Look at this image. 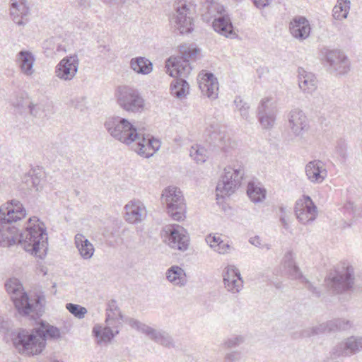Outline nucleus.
Segmentation results:
<instances>
[{
	"instance_id": "nucleus-1",
	"label": "nucleus",
	"mask_w": 362,
	"mask_h": 362,
	"mask_svg": "<svg viewBox=\"0 0 362 362\" xmlns=\"http://www.w3.org/2000/svg\"><path fill=\"white\" fill-rule=\"evenodd\" d=\"M104 126L115 139L128 146L136 142L134 151L144 158L152 156L160 146L159 140L141 133L126 118L119 116L109 117Z\"/></svg>"
},
{
	"instance_id": "nucleus-2",
	"label": "nucleus",
	"mask_w": 362,
	"mask_h": 362,
	"mask_svg": "<svg viewBox=\"0 0 362 362\" xmlns=\"http://www.w3.org/2000/svg\"><path fill=\"white\" fill-rule=\"evenodd\" d=\"M60 337L59 328L40 320L31 332L20 329L13 338V342L21 352L35 355L40 354L45 349L47 339H57Z\"/></svg>"
},
{
	"instance_id": "nucleus-3",
	"label": "nucleus",
	"mask_w": 362,
	"mask_h": 362,
	"mask_svg": "<svg viewBox=\"0 0 362 362\" xmlns=\"http://www.w3.org/2000/svg\"><path fill=\"white\" fill-rule=\"evenodd\" d=\"M25 215V208L18 200L12 199L0 206V246L10 247L19 243L20 233L11 223L21 220Z\"/></svg>"
},
{
	"instance_id": "nucleus-4",
	"label": "nucleus",
	"mask_w": 362,
	"mask_h": 362,
	"mask_svg": "<svg viewBox=\"0 0 362 362\" xmlns=\"http://www.w3.org/2000/svg\"><path fill=\"white\" fill-rule=\"evenodd\" d=\"M5 288L20 315L27 316L31 313H35L38 317L42 315L44 312L43 303L45 301L43 295L37 296L35 303H31L28 294L24 291L22 284L16 278L7 280Z\"/></svg>"
},
{
	"instance_id": "nucleus-5",
	"label": "nucleus",
	"mask_w": 362,
	"mask_h": 362,
	"mask_svg": "<svg viewBox=\"0 0 362 362\" xmlns=\"http://www.w3.org/2000/svg\"><path fill=\"white\" fill-rule=\"evenodd\" d=\"M202 17L207 23L214 19L212 26L218 34L230 39L238 37L230 18L226 13L223 6L217 0H205L202 6Z\"/></svg>"
},
{
	"instance_id": "nucleus-6",
	"label": "nucleus",
	"mask_w": 362,
	"mask_h": 362,
	"mask_svg": "<svg viewBox=\"0 0 362 362\" xmlns=\"http://www.w3.org/2000/svg\"><path fill=\"white\" fill-rule=\"evenodd\" d=\"M19 238V243L23 245L25 250L35 255H38L41 250L47 249L48 238L46 228L36 216L29 218V225L20 233Z\"/></svg>"
},
{
	"instance_id": "nucleus-7",
	"label": "nucleus",
	"mask_w": 362,
	"mask_h": 362,
	"mask_svg": "<svg viewBox=\"0 0 362 362\" xmlns=\"http://www.w3.org/2000/svg\"><path fill=\"white\" fill-rule=\"evenodd\" d=\"M180 55L169 57L165 62L166 73L170 76H187L192 70L189 60H195L199 49L193 45L179 46Z\"/></svg>"
},
{
	"instance_id": "nucleus-8",
	"label": "nucleus",
	"mask_w": 362,
	"mask_h": 362,
	"mask_svg": "<svg viewBox=\"0 0 362 362\" xmlns=\"http://www.w3.org/2000/svg\"><path fill=\"white\" fill-rule=\"evenodd\" d=\"M244 174L245 170L241 163H237L226 167L216 186L217 199L232 194L240 186Z\"/></svg>"
},
{
	"instance_id": "nucleus-9",
	"label": "nucleus",
	"mask_w": 362,
	"mask_h": 362,
	"mask_svg": "<svg viewBox=\"0 0 362 362\" xmlns=\"http://www.w3.org/2000/svg\"><path fill=\"white\" fill-rule=\"evenodd\" d=\"M192 5L186 0L175 2V13L170 16V23L181 35L191 33L194 30Z\"/></svg>"
},
{
	"instance_id": "nucleus-10",
	"label": "nucleus",
	"mask_w": 362,
	"mask_h": 362,
	"mask_svg": "<svg viewBox=\"0 0 362 362\" xmlns=\"http://www.w3.org/2000/svg\"><path fill=\"white\" fill-rule=\"evenodd\" d=\"M117 102L124 111L141 113L145 109V100L139 91L134 88L119 86L116 92Z\"/></svg>"
},
{
	"instance_id": "nucleus-11",
	"label": "nucleus",
	"mask_w": 362,
	"mask_h": 362,
	"mask_svg": "<svg viewBox=\"0 0 362 362\" xmlns=\"http://www.w3.org/2000/svg\"><path fill=\"white\" fill-rule=\"evenodd\" d=\"M162 201L166 204L168 214L175 221H180L185 218L186 206L179 188L174 186L166 187L162 193Z\"/></svg>"
},
{
	"instance_id": "nucleus-12",
	"label": "nucleus",
	"mask_w": 362,
	"mask_h": 362,
	"mask_svg": "<svg viewBox=\"0 0 362 362\" xmlns=\"http://www.w3.org/2000/svg\"><path fill=\"white\" fill-rule=\"evenodd\" d=\"M354 280V268L351 266L337 268L325 279L328 287L336 293H342L351 288Z\"/></svg>"
},
{
	"instance_id": "nucleus-13",
	"label": "nucleus",
	"mask_w": 362,
	"mask_h": 362,
	"mask_svg": "<svg viewBox=\"0 0 362 362\" xmlns=\"http://www.w3.org/2000/svg\"><path fill=\"white\" fill-rule=\"evenodd\" d=\"M205 139L209 146L220 148L225 152H228L230 148H233L235 145L217 124H211L206 128Z\"/></svg>"
},
{
	"instance_id": "nucleus-14",
	"label": "nucleus",
	"mask_w": 362,
	"mask_h": 362,
	"mask_svg": "<svg viewBox=\"0 0 362 362\" xmlns=\"http://www.w3.org/2000/svg\"><path fill=\"white\" fill-rule=\"evenodd\" d=\"M294 212L298 220L303 224L313 222L317 216V206L308 195H303L296 201Z\"/></svg>"
},
{
	"instance_id": "nucleus-15",
	"label": "nucleus",
	"mask_w": 362,
	"mask_h": 362,
	"mask_svg": "<svg viewBox=\"0 0 362 362\" xmlns=\"http://www.w3.org/2000/svg\"><path fill=\"white\" fill-rule=\"evenodd\" d=\"M276 105L270 98L261 100L257 107V117L264 129L273 127L276 120Z\"/></svg>"
},
{
	"instance_id": "nucleus-16",
	"label": "nucleus",
	"mask_w": 362,
	"mask_h": 362,
	"mask_svg": "<svg viewBox=\"0 0 362 362\" xmlns=\"http://www.w3.org/2000/svg\"><path fill=\"white\" fill-rule=\"evenodd\" d=\"M362 351V337L351 336L335 345L331 352L334 358L349 356Z\"/></svg>"
},
{
	"instance_id": "nucleus-17",
	"label": "nucleus",
	"mask_w": 362,
	"mask_h": 362,
	"mask_svg": "<svg viewBox=\"0 0 362 362\" xmlns=\"http://www.w3.org/2000/svg\"><path fill=\"white\" fill-rule=\"evenodd\" d=\"M224 288L232 294H237L243 288V280L240 272L234 265L227 266L223 272Z\"/></svg>"
},
{
	"instance_id": "nucleus-18",
	"label": "nucleus",
	"mask_w": 362,
	"mask_h": 362,
	"mask_svg": "<svg viewBox=\"0 0 362 362\" xmlns=\"http://www.w3.org/2000/svg\"><path fill=\"white\" fill-rule=\"evenodd\" d=\"M79 61L77 55L63 58L56 66L55 75L64 81H71L78 71Z\"/></svg>"
},
{
	"instance_id": "nucleus-19",
	"label": "nucleus",
	"mask_w": 362,
	"mask_h": 362,
	"mask_svg": "<svg viewBox=\"0 0 362 362\" xmlns=\"http://www.w3.org/2000/svg\"><path fill=\"white\" fill-rule=\"evenodd\" d=\"M168 244L172 248L185 251L189 246V237L184 228L173 225L168 228Z\"/></svg>"
},
{
	"instance_id": "nucleus-20",
	"label": "nucleus",
	"mask_w": 362,
	"mask_h": 362,
	"mask_svg": "<svg viewBox=\"0 0 362 362\" xmlns=\"http://www.w3.org/2000/svg\"><path fill=\"white\" fill-rule=\"evenodd\" d=\"M10 14L18 25H25L28 21L29 7L26 0H11Z\"/></svg>"
},
{
	"instance_id": "nucleus-21",
	"label": "nucleus",
	"mask_w": 362,
	"mask_h": 362,
	"mask_svg": "<svg viewBox=\"0 0 362 362\" xmlns=\"http://www.w3.org/2000/svg\"><path fill=\"white\" fill-rule=\"evenodd\" d=\"M308 179L313 183H321L327 175L325 164L319 160L309 162L305 166Z\"/></svg>"
},
{
	"instance_id": "nucleus-22",
	"label": "nucleus",
	"mask_w": 362,
	"mask_h": 362,
	"mask_svg": "<svg viewBox=\"0 0 362 362\" xmlns=\"http://www.w3.org/2000/svg\"><path fill=\"white\" fill-rule=\"evenodd\" d=\"M202 94L209 98L215 99L218 96V86L217 78L211 72H206L199 81Z\"/></svg>"
},
{
	"instance_id": "nucleus-23",
	"label": "nucleus",
	"mask_w": 362,
	"mask_h": 362,
	"mask_svg": "<svg viewBox=\"0 0 362 362\" xmlns=\"http://www.w3.org/2000/svg\"><path fill=\"white\" fill-rule=\"evenodd\" d=\"M310 30L309 21L303 16L294 18L290 23L291 35L300 40L307 39L310 35Z\"/></svg>"
},
{
	"instance_id": "nucleus-24",
	"label": "nucleus",
	"mask_w": 362,
	"mask_h": 362,
	"mask_svg": "<svg viewBox=\"0 0 362 362\" xmlns=\"http://www.w3.org/2000/svg\"><path fill=\"white\" fill-rule=\"evenodd\" d=\"M288 124L295 136H300L307 127L305 114L300 109L296 108L288 114Z\"/></svg>"
},
{
	"instance_id": "nucleus-25",
	"label": "nucleus",
	"mask_w": 362,
	"mask_h": 362,
	"mask_svg": "<svg viewBox=\"0 0 362 362\" xmlns=\"http://www.w3.org/2000/svg\"><path fill=\"white\" fill-rule=\"evenodd\" d=\"M126 220L130 223H136L141 221L146 215V209L140 202H130L125 206Z\"/></svg>"
},
{
	"instance_id": "nucleus-26",
	"label": "nucleus",
	"mask_w": 362,
	"mask_h": 362,
	"mask_svg": "<svg viewBox=\"0 0 362 362\" xmlns=\"http://www.w3.org/2000/svg\"><path fill=\"white\" fill-rule=\"evenodd\" d=\"M298 86L304 92L311 93L317 87V80L311 72H307L303 68L298 69Z\"/></svg>"
},
{
	"instance_id": "nucleus-27",
	"label": "nucleus",
	"mask_w": 362,
	"mask_h": 362,
	"mask_svg": "<svg viewBox=\"0 0 362 362\" xmlns=\"http://www.w3.org/2000/svg\"><path fill=\"white\" fill-rule=\"evenodd\" d=\"M44 177V172L39 168L30 169L23 178V182L30 189H35L39 191L42 189V182Z\"/></svg>"
},
{
	"instance_id": "nucleus-28",
	"label": "nucleus",
	"mask_w": 362,
	"mask_h": 362,
	"mask_svg": "<svg viewBox=\"0 0 362 362\" xmlns=\"http://www.w3.org/2000/svg\"><path fill=\"white\" fill-rule=\"evenodd\" d=\"M74 240L81 256L85 259L91 258L95 251L93 244L81 233H77Z\"/></svg>"
},
{
	"instance_id": "nucleus-29",
	"label": "nucleus",
	"mask_w": 362,
	"mask_h": 362,
	"mask_svg": "<svg viewBox=\"0 0 362 362\" xmlns=\"http://www.w3.org/2000/svg\"><path fill=\"white\" fill-rule=\"evenodd\" d=\"M175 78L171 83V93L175 97L182 99L189 93V86L185 79L187 76H173Z\"/></svg>"
},
{
	"instance_id": "nucleus-30",
	"label": "nucleus",
	"mask_w": 362,
	"mask_h": 362,
	"mask_svg": "<svg viewBox=\"0 0 362 362\" xmlns=\"http://www.w3.org/2000/svg\"><path fill=\"white\" fill-rule=\"evenodd\" d=\"M130 68L136 74L147 75L153 71V63L144 57H136L131 59Z\"/></svg>"
},
{
	"instance_id": "nucleus-31",
	"label": "nucleus",
	"mask_w": 362,
	"mask_h": 362,
	"mask_svg": "<svg viewBox=\"0 0 362 362\" xmlns=\"http://www.w3.org/2000/svg\"><path fill=\"white\" fill-rule=\"evenodd\" d=\"M147 336L153 341L167 348L174 347V341L172 337L165 331L151 328Z\"/></svg>"
},
{
	"instance_id": "nucleus-32",
	"label": "nucleus",
	"mask_w": 362,
	"mask_h": 362,
	"mask_svg": "<svg viewBox=\"0 0 362 362\" xmlns=\"http://www.w3.org/2000/svg\"><path fill=\"white\" fill-rule=\"evenodd\" d=\"M166 279L173 284L180 287L187 284L186 274L180 267L174 265L170 267L166 272Z\"/></svg>"
},
{
	"instance_id": "nucleus-33",
	"label": "nucleus",
	"mask_w": 362,
	"mask_h": 362,
	"mask_svg": "<svg viewBox=\"0 0 362 362\" xmlns=\"http://www.w3.org/2000/svg\"><path fill=\"white\" fill-rule=\"evenodd\" d=\"M321 52L324 56L325 61L332 69L337 64H339L340 60H343L346 57L342 52L337 49L331 50L328 48L324 47L322 49Z\"/></svg>"
},
{
	"instance_id": "nucleus-34",
	"label": "nucleus",
	"mask_w": 362,
	"mask_h": 362,
	"mask_svg": "<svg viewBox=\"0 0 362 362\" xmlns=\"http://www.w3.org/2000/svg\"><path fill=\"white\" fill-rule=\"evenodd\" d=\"M18 57L22 71L27 75H31L35 61L32 53L29 51H21Z\"/></svg>"
},
{
	"instance_id": "nucleus-35",
	"label": "nucleus",
	"mask_w": 362,
	"mask_h": 362,
	"mask_svg": "<svg viewBox=\"0 0 362 362\" xmlns=\"http://www.w3.org/2000/svg\"><path fill=\"white\" fill-rule=\"evenodd\" d=\"M119 332V329L114 331L110 327H102L100 325H95L93 328V334L97 338H100V341L110 342L115 335Z\"/></svg>"
},
{
	"instance_id": "nucleus-36",
	"label": "nucleus",
	"mask_w": 362,
	"mask_h": 362,
	"mask_svg": "<svg viewBox=\"0 0 362 362\" xmlns=\"http://www.w3.org/2000/svg\"><path fill=\"white\" fill-rule=\"evenodd\" d=\"M247 193L251 201L255 203L262 202L266 197V190L264 188L251 182L247 185Z\"/></svg>"
},
{
	"instance_id": "nucleus-37",
	"label": "nucleus",
	"mask_w": 362,
	"mask_h": 362,
	"mask_svg": "<svg viewBox=\"0 0 362 362\" xmlns=\"http://www.w3.org/2000/svg\"><path fill=\"white\" fill-rule=\"evenodd\" d=\"M122 321L128 324L132 329H134L146 336L151 328V327L133 317H124Z\"/></svg>"
},
{
	"instance_id": "nucleus-38",
	"label": "nucleus",
	"mask_w": 362,
	"mask_h": 362,
	"mask_svg": "<svg viewBox=\"0 0 362 362\" xmlns=\"http://www.w3.org/2000/svg\"><path fill=\"white\" fill-rule=\"evenodd\" d=\"M329 332L346 330L351 327L350 321L345 319H334L328 321Z\"/></svg>"
},
{
	"instance_id": "nucleus-39",
	"label": "nucleus",
	"mask_w": 362,
	"mask_h": 362,
	"mask_svg": "<svg viewBox=\"0 0 362 362\" xmlns=\"http://www.w3.org/2000/svg\"><path fill=\"white\" fill-rule=\"evenodd\" d=\"M349 4V0H338L337 4L333 9V16L337 18H339L340 16L343 18H346L348 15Z\"/></svg>"
},
{
	"instance_id": "nucleus-40",
	"label": "nucleus",
	"mask_w": 362,
	"mask_h": 362,
	"mask_svg": "<svg viewBox=\"0 0 362 362\" xmlns=\"http://www.w3.org/2000/svg\"><path fill=\"white\" fill-rule=\"evenodd\" d=\"M189 155L197 163H204L208 158L206 150L200 146H192Z\"/></svg>"
},
{
	"instance_id": "nucleus-41",
	"label": "nucleus",
	"mask_w": 362,
	"mask_h": 362,
	"mask_svg": "<svg viewBox=\"0 0 362 362\" xmlns=\"http://www.w3.org/2000/svg\"><path fill=\"white\" fill-rule=\"evenodd\" d=\"M287 272L289 276L293 279H300L303 282L305 280V277L303 276L302 272H300L299 267L296 264V263L292 260L289 259L286 262Z\"/></svg>"
},
{
	"instance_id": "nucleus-42",
	"label": "nucleus",
	"mask_w": 362,
	"mask_h": 362,
	"mask_svg": "<svg viewBox=\"0 0 362 362\" xmlns=\"http://www.w3.org/2000/svg\"><path fill=\"white\" fill-rule=\"evenodd\" d=\"M66 308L70 313L78 319H83L87 313V309L85 307L71 303H67Z\"/></svg>"
},
{
	"instance_id": "nucleus-43",
	"label": "nucleus",
	"mask_w": 362,
	"mask_h": 362,
	"mask_svg": "<svg viewBox=\"0 0 362 362\" xmlns=\"http://www.w3.org/2000/svg\"><path fill=\"white\" fill-rule=\"evenodd\" d=\"M234 104L238 108L243 118L247 119L249 117V108L250 106L245 102H244L240 97H236L234 100Z\"/></svg>"
},
{
	"instance_id": "nucleus-44",
	"label": "nucleus",
	"mask_w": 362,
	"mask_h": 362,
	"mask_svg": "<svg viewBox=\"0 0 362 362\" xmlns=\"http://www.w3.org/2000/svg\"><path fill=\"white\" fill-rule=\"evenodd\" d=\"M108 313H111L112 315L118 316L120 320H123L124 316L120 311L119 307L117 306V301L115 300H110L107 305L106 308V315Z\"/></svg>"
},
{
	"instance_id": "nucleus-45",
	"label": "nucleus",
	"mask_w": 362,
	"mask_h": 362,
	"mask_svg": "<svg viewBox=\"0 0 362 362\" xmlns=\"http://www.w3.org/2000/svg\"><path fill=\"white\" fill-rule=\"evenodd\" d=\"M333 70L341 75L347 74L350 70V62L348 57H346L344 59L340 60L339 64L333 68Z\"/></svg>"
},
{
	"instance_id": "nucleus-46",
	"label": "nucleus",
	"mask_w": 362,
	"mask_h": 362,
	"mask_svg": "<svg viewBox=\"0 0 362 362\" xmlns=\"http://www.w3.org/2000/svg\"><path fill=\"white\" fill-rule=\"evenodd\" d=\"M122 320H120L118 316H113L111 313L106 315L105 323L106 327H110L111 329H119L118 328L122 325Z\"/></svg>"
},
{
	"instance_id": "nucleus-47",
	"label": "nucleus",
	"mask_w": 362,
	"mask_h": 362,
	"mask_svg": "<svg viewBox=\"0 0 362 362\" xmlns=\"http://www.w3.org/2000/svg\"><path fill=\"white\" fill-rule=\"evenodd\" d=\"M28 107L30 114L35 117H40L43 113V105L42 104H35L33 102H30Z\"/></svg>"
},
{
	"instance_id": "nucleus-48",
	"label": "nucleus",
	"mask_w": 362,
	"mask_h": 362,
	"mask_svg": "<svg viewBox=\"0 0 362 362\" xmlns=\"http://www.w3.org/2000/svg\"><path fill=\"white\" fill-rule=\"evenodd\" d=\"M336 151L341 158L343 161H345L348 157L347 144L344 141H339L336 146Z\"/></svg>"
},
{
	"instance_id": "nucleus-49",
	"label": "nucleus",
	"mask_w": 362,
	"mask_h": 362,
	"mask_svg": "<svg viewBox=\"0 0 362 362\" xmlns=\"http://www.w3.org/2000/svg\"><path fill=\"white\" fill-rule=\"evenodd\" d=\"M243 342V337L241 336L233 337L230 339H228L225 341V346L227 348H233L239 346L241 343Z\"/></svg>"
},
{
	"instance_id": "nucleus-50",
	"label": "nucleus",
	"mask_w": 362,
	"mask_h": 362,
	"mask_svg": "<svg viewBox=\"0 0 362 362\" xmlns=\"http://www.w3.org/2000/svg\"><path fill=\"white\" fill-rule=\"evenodd\" d=\"M303 283H305V288L309 291H310L315 297H320L321 291L319 288L314 286L313 284L310 281H309L306 278L305 280L303 281Z\"/></svg>"
},
{
	"instance_id": "nucleus-51",
	"label": "nucleus",
	"mask_w": 362,
	"mask_h": 362,
	"mask_svg": "<svg viewBox=\"0 0 362 362\" xmlns=\"http://www.w3.org/2000/svg\"><path fill=\"white\" fill-rule=\"evenodd\" d=\"M206 241L211 247L215 250L216 247V245L220 244L221 243V239L219 236L210 234L206 237Z\"/></svg>"
},
{
	"instance_id": "nucleus-52",
	"label": "nucleus",
	"mask_w": 362,
	"mask_h": 362,
	"mask_svg": "<svg viewBox=\"0 0 362 362\" xmlns=\"http://www.w3.org/2000/svg\"><path fill=\"white\" fill-rule=\"evenodd\" d=\"M240 359V353L233 351L226 354L223 362H238Z\"/></svg>"
},
{
	"instance_id": "nucleus-53",
	"label": "nucleus",
	"mask_w": 362,
	"mask_h": 362,
	"mask_svg": "<svg viewBox=\"0 0 362 362\" xmlns=\"http://www.w3.org/2000/svg\"><path fill=\"white\" fill-rule=\"evenodd\" d=\"M313 332L314 334H320L325 332H330L328 327V321L325 323L320 324L317 326L313 327Z\"/></svg>"
},
{
	"instance_id": "nucleus-54",
	"label": "nucleus",
	"mask_w": 362,
	"mask_h": 362,
	"mask_svg": "<svg viewBox=\"0 0 362 362\" xmlns=\"http://www.w3.org/2000/svg\"><path fill=\"white\" fill-rule=\"evenodd\" d=\"M216 249L214 250L216 252H218L219 254H227L228 253L229 250H230V245L228 243H224L222 240H221V243L218 245H216Z\"/></svg>"
},
{
	"instance_id": "nucleus-55",
	"label": "nucleus",
	"mask_w": 362,
	"mask_h": 362,
	"mask_svg": "<svg viewBox=\"0 0 362 362\" xmlns=\"http://www.w3.org/2000/svg\"><path fill=\"white\" fill-rule=\"evenodd\" d=\"M11 327V322L4 317L0 316V332H7Z\"/></svg>"
},
{
	"instance_id": "nucleus-56",
	"label": "nucleus",
	"mask_w": 362,
	"mask_h": 362,
	"mask_svg": "<svg viewBox=\"0 0 362 362\" xmlns=\"http://www.w3.org/2000/svg\"><path fill=\"white\" fill-rule=\"evenodd\" d=\"M257 8H262L269 6L272 0H252Z\"/></svg>"
},
{
	"instance_id": "nucleus-57",
	"label": "nucleus",
	"mask_w": 362,
	"mask_h": 362,
	"mask_svg": "<svg viewBox=\"0 0 362 362\" xmlns=\"http://www.w3.org/2000/svg\"><path fill=\"white\" fill-rule=\"evenodd\" d=\"M249 243L250 244H252V245L259 247V248L262 247V240H261L259 236H258V235L250 238L249 240Z\"/></svg>"
},
{
	"instance_id": "nucleus-58",
	"label": "nucleus",
	"mask_w": 362,
	"mask_h": 362,
	"mask_svg": "<svg viewBox=\"0 0 362 362\" xmlns=\"http://www.w3.org/2000/svg\"><path fill=\"white\" fill-rule=\"evenodd\" d=\"M301 337H310L311 336L315 335L314 332H313V327H309L303 329L300 333Z\"/></svg>"
},
{
	"instance_id": "nucleus-59",
	"label": "nucleus",
	"mask_w": 362,
	"mask_h": 362,
	"mask_svg": "<svg viewBox=\"0 0 362 362\" xmlns=\"http://www.w3.org/2000/svg\"><path fill=\"white\" fill-rule=\"evenodd\" d=\"M90 4H91L90 0H78V5L80 7L88 8L90 6Z\"/></svg>"
},
{
	"instance_id": "nucleus-60",
	"label": "nucleus",
	"mask_w": 362,
	"mask_h": 362,
	"mask_svg": "<svg viewBox=\"0 0 362 362\" xmlns=\"http://www.w3.org/2000/svg\"><path fill=\"white\" fill-rule=\"evenodd\" d=\"M279 219H280V222L283 225L284 228L285 229H288V222H287V221L286 219V216H279Z\"/></svg>"
},
{
	"instance_id": "nucleus-61",
	"label": "nucleus",
	"mask_w": 362,
	"mask_h": 362,
	"mask_svg": "<svg viewBox=\"0 0 362 362\" xmlns=\"http://www.w3.org/2000/svg\"><path fill=\"white\" fill-rule=\"evenodd\" d=\"M280 216H286L287 214V209L284 206H279Z\"/></svg>"
},
{
	"instance_id": "nucleus-62",
	"label": "nucleus",
	"mask_w": 362,
	"mask_h": 362,
	"mask_svg": "<svg viewBox=\"0 0 362 362\" xmlns=\"http://www.w3.org/2000/svg\"><path fill=\"white\" fill-rule=\"evenodd\" d=\"M260 248L266 249L267 250H269L271 248V245L267 243H262V247Z\"/></svg>"
},
{
	"instance_id": "nucleus-63",
	"label": "nucleus",
	"mask_w": 362,
	"mask_h": 362,
	"mask_svg": "<svg viewBox=\"0 0 362 362\" xmlns=\"http://www.w3.org/2000/svg\"><path fill=\"white\" fill-rule=\"evenodd\" d=\"M353 206H354V204L353 203H348L347 205H346V208L349 209V208H351L353 209Z\"/></svg>"
},
{
	"instance_id": "nucleus-64",
	"label": "nucleus",
	"mask_w": 362,
	"mask_h": 362,
	"mask_svg": "<svg viewBox=\"0 0 362 362\" xmlns=\"http://www.w3.org/2000/svg\"><path fill=\"white\" fill-rule=\"evenodd\" d=\"M274 286H275L276 288H278V289H279V288H281V285H280L279 283H278V284H276V285H274Z\"/></svg>"
}]
</instances>
